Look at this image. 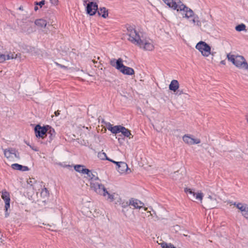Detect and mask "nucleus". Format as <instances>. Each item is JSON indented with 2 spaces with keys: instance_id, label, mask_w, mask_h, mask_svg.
Here are the masks:
<instances>
[{
  "instance_id": "obj_1",
  "label": "nucleus",
  "mask_w": 248,
  "mask_h": 248,
  "mask_svg": "<svg viewBox=\"0 0 248 248\" xmlns=\"http://www.w3.org/2000/svg\"><path fill=\"white\" fill-rule=\"evenodd\" d=\"M127 34L129 37L128 40L134 45L138 46H153V41L149 38L143 36L140 37L139 33L132 27L129 26L127 28Z\"/></svg>"
},
{
  "instance_id": "obj_2",
  "label": "nucleus",
  "mask_w": 248,
  "mask_h": 248,
  "mask_svg": "<svg viewBox=\"0 0 248 248\" xmlns=\"http://www.w3.org/2000/svg\"><path fill=\"white\" fill-rule=\"evenodd\" d=\"M227 57L237 68L248 70V64L243 56L230 53Z\"/></svg>"
},
{
  "instance_id": "obj_3",
  "label": "nucleus",
  "mask_w": 248,
  "mask_h": 248,
  "mask_svg": "<svg viewBox=\"0 0 248 248\" xmlns=\"http://www.w3.org/2000/svg\"><path fill=\"white\" fill-rule=\"evenodd\" d=\"M94 191L98 194L103 196L109 202H113L118 197V194L113 193L110 194L104 186L102 184H93Z\"/></svg>"
},
{
  "instance_id": "obj_4",
  "label": "nucleus",
  "mask_w": 248,
  "mask_h": 248,
  "mask_svg": "<svg viewBox=\"0 0 248 248\" xmlns=\"http://www.w3.org/2000/svg\"><path fill=\"white\" fill-rule=\"evenodd\" d=\"M162 1L170 8L179 12L181 14L187 8L180 0H162Z\"/></svg>"
},
{
  "instance_id": "obj_5",
  "label": "nucleus",
  "mask_w": 248,
  "mask_h": 248,
  "mask_svg": "<svg viewBox=\"0 0 248 248\" xmlns=\"http://www.w3.org/2000/svg\"><path fill=\"white\" fill-rule=\"evenodd\" d=\"M182 15L183 17L189 19V20L191 21L194 25L198 27L202 26V23L199 20L198 16L195 15L193 11L188 7L184 13H182Z\"/></svg>"
},
{
  "instance_id": "obj_6",
  "label": "nucleus",
  "mask_w": 248,
  "mask_h": 248,
  "mask_svg": "<svg viewBox=\"0 0 248 248\" xmlns=\"http://www.w3.org/2000/svg\"><path fill=\"white\" fill-rule=\"evenodd\" d=\"M1 198L4 200L5 202V216L7 217L9 216L8 213V209L10 208V194L6 190H4L1 191Z\"/></svg>"
},
{
  "instance_id": "obj_7",
  "label": "nucleus",
  "mask_w": 248,
  "mask_h": 248,
  "mask_svg": "<svg viewBox=\"0 0 248 248\" xmlns=\"http://www.w3.org/2000/svg\"><path fill=\"white\" fill-rule=\"evenodd\" d=\"M183 141L188 145L198 144L201 143V140L199 139L194 138V136L190 134H185L183 137Z\"/></svg>"
},
{
  "instance_id": "obj_8",
  "label": "nucleus",
  "mask_w": 248,
  "mask_h": 248,
  "mask_svg": "<svg viewBox=\"0 0 248 248\" xmlns=\"http://www.w3.org/2000/svg\"><path fill=\"white\" fill-rule=\"evenodd\" d=\"M4 156L9 160H13L14 158L18 157L17 151L12 148H9L4 150Z\"/></svg>"
},
{
  "instance_id": "obj_9",
  "label": "nucleus",
  "mask_w": 248,
  "mask_h": 248,
  "mask_svg": "<svg viewBox=\"0 0 248 248\" xmlns=\"http://www.w3.org/2000/svg\"><path fill=\"white\" fill-rule=\"evenodd\" d=\"M47 129L45 126L38 124L34 128L35 136L37 138L44 139L46 136Z\"/></svg>"
},
{
  "instance_id": "obj_10",
  "label": "nucleus",
  "mask_w": 248,
  "mask_h": 248,
  "mask_svg": "<svg viewBox=\"0 0 248 248\" xmlns=\"http://www.w3.org/2000/svg\"><path fill=\"white\" fill-rule=\"evenodd\" d=\"M98 9V5L96 2L90 1L87 4L86 12L90 16L94 15Z\"/></svg>"
},
{
  "instance_id": "obj_11",
  "label": "nucleus",
  "mask_w": 248,
  "mask_h": 248,
  "mask_svg": "<svg viewBox=\"0 0 248 248\" xmlns=\"http://www.w3.org/2000/svg\"><path fill=\"white\" fill-rule=\"evenodd\" d=\"M85 174L87 175L85 176L89 180L91 181L90 185L91 187L94 190V187L93 186V184H101L99 181V179L97 176L94 174L91 170H89V172H86Z\"/></svg>"
},
{
  "instance_id": "obj_12",
  "label": "nucleus",
  "mask_w": 248,
  "mask_h": 248,
  "mask_svg": "<svg viewBox=\"0 0 248 248\" xmlns=\"http://www.w3.org/2000/svg\"><path fill=\"white\" fill-rule=\"evenodd\" d=\"M184 191L186 193H188L192 195L195 199L199 200L201 202H202L203 194L201 191L195 192L192 189L189 188H185Z\"/></svg>"
},
{
  "instance_id": "obj_13",
  "label": "nucleus",
  "mask_w": 248,
  "mask_h": 248,
  "mask_svg": "<svg viewBox=\"0 0 248 248\" xmlns=\"http://www.w3.org/2000/svg\"><path fill=\"white\" fill-rule=\"evenodd\" d=\"M111 161L116 164L117 166V170L120 173H129L128 166L126 163L124 162Z\"/></svg>"
},
{
  "instance_id": "obj_14",
  "label": "nucleus",
  "mask_w": 248,
  "mask_h": 248,
  "mask_svg": "<svg viewBox=\"0 0 248 248\" xmlns=\"http://www.w3.org/2000/svg\"><path fill=\"white\" fill-rule=\"evenodd\" d=\"M110 63L111 65L115 67L117 70L120 71L123 68V67H124L123 63V60L122 59L119 58L117 60H113L111 61Z\"/></svg>"
},
{
  "instance_id": "obj_15",
  "label": "nucleus",
  "mask_w": 248,
  "mask_h": 248,
  "mask_svg": "<svg viewBox=\"0 0 248 248\" xmlns=\"http://www.w3.org/2000/svg\"><path fill=\"white\" fill-rule=\"evenodd\" d=\"M129 205H132L135 208L140 209L143 207L144 203L137 199H131L129 201Z\"/></svg>"
},
{
  "instance_id": "obj_16",
  "label": "nucleus",
  "mask_w": 248,
  "mask_h": 248,
  "mask_svg": "<svg viewBox=\"0 0 248 248\" xmlns=\"http://www.w3.org/2000/svg\"><path fill=\"white\" fill-rule=\"evenodd\" d=\"M169 89L174 92H175L179 88V83L178 80L173 79L169 85Z\"/></svg>"
},
{
  "instance_id": "obj_17",
  "label": "nucleus",
  "mask_w": 248,
  "mask_h": 248,
  "mask_svg": "<svg viewBox=\"0 0 248 248\" xmlns=\"http://www.w3.org/2000/svg\"><path fill=\"white\" fill-rule=\"evenodd\" d=\"M74 169L77 172L85 174L86 172H89V170L85 168V166L81 165H76L74 166Z\"/></svg>"
},
{
  "instance_id": "obj_18",
  "label": "nucleus",
  "mask_w": 248,
  "mask_h": 248,
  "mask_svg": "<svg viewBox=\"0 0 248 248\" xmlns=\"http://www.w3.org/2000/svg\"><path fill=\"white\" fill-rule=\"evenodd\" d=\"M120 72L124 75H133L135 74L134 70L131 67L125 66L121 70Z\"/></svg>"
},
{
  "instance_id": "obj_19",
  "label": "nucleus",
  "mask_w": 248,
  "mask_h": 248,
  "mask_svg": "<svg viewBox=\"0 0 248 248\" xmlns=\"http://www.w3.org/2000/svg\"><path fill=\"white\" fill-rule=\"evenodd\" d=\"M35 24L40 28H44L46 27L47 22L46 20L40 18L35 20Z\"/></svg>"
},
{
  "instance_id": "obj_20",
  "label": "nucleus",
  "mask_w": 248,
  "mask_h": 248,
  "mask_svg": "<svg viewBox=\"0 0 248 248\" xmlns=\"http://www.w3.org/2000/svg\"><path fill=\"white\" fill-rule=\"evenodd\" d=\"M18 54L15 55L13 53L11 55H7V56L4 54H0V62H3L6 60H9L10 59L17 58Z\"/></svg>"
},
{
  "instance_id": "obj_21",
  "label": "nucleus",
  "mask_w": 248,
  "mask_h": 248,
  "mask_svg": "<svg viewBox=\"0 0 248 248\" xmlns=\"http://www.w3.org/2000/svg\"><path fill=\"white\" fill-rule=\"evenodd\" d=\"M203 56L207 57L211 54V47H196Z\"/></svg>"
},
{
  "instance_id": "obj_22",
  "label": "nucleus",
  "mask_w": 248,
  "mask_h": 248,
  "mask_svg": "<svg viewBox=\"0 0 248 248\" xmlns=\"http://www.w3.org/2000/svg\"><path fill=\"white\" fill-rule=\"evenodd\" d=\"M122 127V126L121 125H115L114 126L111 125L108 127V129L112 133L116 134L120 132Z\"/></svg>"
},
{
  "instance_id": "obj_23",
  "label": "nucleus",
  "mask_w": 248,
  "mask_h": 248,
  "mask_svg": "<svg viewBox=\"0 0 248 248\" xmlns=\"http://www.w3.org/2000/svg\"><path fill=\"white\" fill-rule=\"evenodd\" d=\"M120 132H121L124 136L129 138V139L133 138V136H132L131 131L129 129L123 126Z\"/></svg>"
},
{
  "instance_id": "obj_24",
  "label": "nucleus",
  "mask_w": 248,
  "mask_h": 248,
  "mask_svg": "<svg viewBox=\"0 0 248 248\" xmlns=\"http://www.w3.org/2000/svg\"><path fill=\"white\" fill-rule=\"evenodd\" d=\"M11 167L13 169L15 170H24L26 171L28 170V168L26 166H22L21 165H19L17 163L13 164L12 165Z\"/></svg>"
},
{
  "instance_id": "obj_25",
  "label": "nucleus",
  "mask_w": 248,
  "mask_h": 248,
  "mask_svg": "<svg viewBox=\"0 0 248 248\" xmlns=\"http://www.w3.org/2000/svg\"><path fill=\"white\" fill-rule=\"evenodd\" d=\"M98 14L99 16L104 18H106L108 16V10L105 7L100 8L98 10Z\"/></svg>"
},
{
  "instance_id": "obj_26",
  "label": "nucleus",
  "mask_w": 248,
  "mask_h": 248,
  "mask_svg": "<svg viewBox=\"0 0 248 248\" xmlns=\"http://www.w3.org/2000/svg\"><path fill=\"white\" fill-rule=\"evenodd\" d=\"M233 204L241 212L242 211H245V208H247V206L248 205L247 204H244L241 202H234Z\"/></svg>"
},
{
  "instance_id": "obj_27",
  "label": "nucleus",
  "mask_w": 248,
  "mask_h": 248,
  "mask_svg": "<svg viewBox=\"0 0 248 248\" xmlns=\"http://www.w3.org/2000/svg\"><path fill=\"white\" fill-rule=\"evenodd\" d=\"M246 26L243 23H241V24L236 26L235 27V30L237 31H246Z\"/></svg>"
},
{
  "instance_id": "obj_28",
  "label": "nucleus",
  "mask_w": 248,
  "mask_h": 248,
  "mask_svg": "<svg viewBox=\"0 0 248 248\" xmlns=\"http://www.w3.org/2000/svg\"><path fill=\"white\" fill-rule=\"evenodd\" d=\"M196 46H209L208 44H207L205 42L203 41H200L198 43Z\"/></svg>"
},
{
  "instance_id": "obj_29",
  "label": "nucleus",
  "mask_w": 248,
  "mask_h": 248,
  "mask_svg": "<svg viewBox=\"0 0 248 248\" xmlns=\"http://www.w3.org/2000/svg\"><path fill=\"white\" fill-rule=\"evenodd\" d=\"M241 213L244 217L246 219H248V205L247 206V208H245V211H242Z\"/></svg>"
},
{
  "instance_id": "obj_30",
  "label": "nucleus",
  "mask_w": 248,
  "mask_h": 248,
  "mask_svg": "<svg viewBox=\"0 0 248 248\" xmlns=\"http://www.w3.org/2000/svg\"><path fill=\"white\" fill-rule=\"evenodd\" d=\"M45 3V0H42V1L38 2H35V5H39L41 7L44 5Z\"/></svg>"
},
{
  "instance_id": "obj_31",
  "label": "nucleus",
  "mask_w": 248,
  "mask_h": 248,
  "mask_svg": "<svg viewBox=\"0 0 248 248\" xmlns=\"http://www.w3.org/2000/svg\"><path fill=\"white\" fill-rule=\"evenodd\" d=\"M50 2L53 5L56 6L59 3V0H49Z\"/></svg>"
},
{
  "instance_id": "obj_32",
  "label": "nucleus",
  "mask_w": 248,
  "mask_h": 248,
  "mask_svg": "<svg viewBox=\"0 0 248 248\" xmlns=\"http://www.w3.org/2000/svg\"><path fill=\"white\" fill-rule=\"evenodd\" d=\"M28 18V16H26L25 17L22 16L21 15H19V18L24 22L25 20H26Z\"/></svg>"
},
{
  "instance_id": "obj_33",
  "label": "nucleus",
  "mask_w": 248,
  "mask_h": 248,
  "mask_svg": "<svg viewBox=\"0 0 248 248\" xmlns=\"http://www.w3.org/2000/svg\"><path fill=\"white\" fill-rule=\"evenodd\" d=\"M202 24H203L204 27L208 26L207 21H206L205 19H203L202 21H201Z\"/></svg>"
},
{
  "instance_id": "obj_34",
  "label": "nucleus",
  "mask_w": 248,
  "mask_h": 248,
  "mask_svg": "<svg viewBox=\"0 0 248 248\" xmlns=\"http://www.w3.org/2000/svg\"><path fill=\"white\" fill-rule=\"evenodd\" d=\"M55 63L56 64V65L62 68H64V69L67 68V67L65 66L62 65L61 64H59V63H58L57 62H55Z\"/></svg>"
},
{
  "instance_id": "obj_35",
  "label": "nucleus",
  "mask_w": 248,
  "mask_h": 248,
  "mask_svg": "<svg viewBox=\"0 0 248 248\" xmlns=\"http://www.w3.org/2000/svg\"><path fill=\"white\" fill-rule=\"evenodd\" d=\"M60 111L59 110H57V111H55V116H58V115H59L60 114Z\"/></svg>"
},
{
  "instance_id": "obj_36",
  "label": "nucleus",
  "mask_w": 248,
  "mask_h": 248,
  "mask_svg": "<svg viewBox=\"0 0 248 248\" xmlns=\"http://www.w3.org/2000/svg\"><path fill=\"white\" fill-rule=\"evenodd\" d=\"M220 64L222 65H225L226 64V61L225 60H222L220 62Z\"/></svg>"
},
{
  "instance_id": "obj_37",
  "label": "nucleus",
  "mask_w": 248,
  "mask_h": 248,
  "mask_svg": "<svg viewBox=\"0 0 248 248\" xmlns=\"http://www.w3.org/2000/svg\"><path fill=\"white\" fill-rule=\"evenodd\" d=\"M245 119L246 120L247 123L248 124V113L245 115Z\"/></svg>"
},
{
  "instance_id": "obj_38",
  "label": "nucleus",
  "mask_w": 248,
  "mask_h": 248,
  "mask_svg": "<svg viewBox=\"0 0 248 248\" xmlns=\"http://www.w3.org/2000/svg\"><path fill=\"white\" fill-rule=\"evenodd\" d=\"M128 205H129V203H128V202H126V203H125V204H124V205H122V206H123V207H125V206H127Z\"/></svg>"
},
{
  "instance_id": "obj_39",
  "label": "nucleus",
  "mask_w": 248,
  "mask_h": 248,
  "mask_svg": "<svg viewBox=\"0 0 248 248\" xmlns=\"http://www.w3.org/2000/svg\"><path fill=\"white\" fill-rule=\"evenodd\" d=\"M38 9V6L36 5L34 7V10L36 11Z\"/></svg>"
},
{
  "instance_id": "obj_40",
  "label": "nucleus",
  "mask_w": 248,
  "mask_h": 248,
  "mask_svg": "<svg viewBox=\"0 0 248 248\" xmlns=\"http://www.w3.org/2000/svg\"><path fill=\"white\" fill-rule=\"evenodd\" d=\"M234 202H232V201H231V202H229V204H230V205H233V203Z\"/></svg>"
},
{
  "instance_id": "obj_41",
  "label": "nucleus",
  "mask_w": 248,
  "mask_h": 248,
  "mask_svg": "<svg viewBox=\"0 0 248 248\" xmlns=\"http://www.w3.org/2000/svg\"><path fill=\"white\" fill-rule=\"evenodd\" d=\"M144 48L146 50H152V49H146V47H144Z\"/></svg>"
},
{
  "instance_id": "obj_42",
  "label": "nucleus",
  "mask_w": 248,
  "mask_h": 248,
  "mask_svg": "<svg viewBox=\"0 0 248 248\" xmlns=\"http://www.w3.org/2000/svg\"><path fill=\"white\" fill-rule=\"evenodd\" d=\"M144 209L145 211H146L147 210V208L144 207Z\"/></svg>"
},
{
  "instance_id": "obj_43",
  "label": "nucleus",
  "mask_w": 248,
  "mask_h": 248,
  "mask_svg": "<svg viewBox=\"0 0 248 248\" xmlns=\"http://www.w3.org/2000/svg\"><path fill=\"white\" fill-rule=\"evenodd\" d=\"M27 144L28 146H29L30 147H31V146L29 143H27Z\"/></svg>"
},
{
  "instance_id": "obj_44",
  "label": "nucleus",
  "mask_w": 248,
  "mask_h": 248,
  "mask_svg": "<svg viewBox=\"0 0 248 248\" xmlns=\"http://www.w3.org/2000/svg\"><path fill=\"white\" fill-rule=\"evenodd\" d=\"M208 198H210V199H212V197L211 196H209Z\"/></svg>"
},
{
  "instance_id": "obj_45",
  "label": "nucleus",
  "mask_w": 248,
  "mask_h": 248,
  "mask_svg": "<svg viewBox=\"0 0 248 248\" xmlns=\"http://www.w3.org/2000/svg\"><path fill=\"white\" fill-rule=\"evenodd\" d=\"M29 33H30L32 31H27Z\"/></svg>"
},
{
  "instance_id": "obj_46",
  "label": "nucleus",
  "mask_w": 248,
  "mask_h": 248,
  "mask_svg": "<svg viewBox=\"0 0 248 248\" xmlns=\"http://www.w3.org/2000/svg\"><path fill=\"white\" fill-rule=\"evenodd\" d=\"M84 3H86L87 2V1H84Z\"/></svg>"
}]
</instances>
